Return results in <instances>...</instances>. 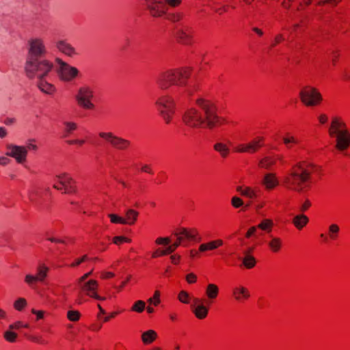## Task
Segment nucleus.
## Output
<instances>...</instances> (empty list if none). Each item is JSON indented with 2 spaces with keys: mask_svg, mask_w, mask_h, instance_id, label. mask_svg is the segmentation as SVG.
<instances>
[{
  "mask_svg": "<svg viewBox=\"0 0 350 350\" xmlns=\"http://www.w3.org/2000/svg\"><path fill=\"white\" fill-rule=\"evenodd\" d=\"M180 256H177V255H172L171 256V260H172V262L174 264H176L178 263V260L180 259Z\"/></svg>",
  "mask_w": 350,
  "mask_h": 350,
  "instance_id": "338daca9",
  "label": "nucleus"
},
{
  "mask_svg": "<svg viewBox=\"0 0 350 350\" xmlns=\"http://www.w3.org/2000/svg\"><path fill=\"white\" fill-rule=\"evenodd\" d=\"M23 325V323L21 322V321H17L13 324H11L10 326H9V328L10 329L12 330V329H19L20 327H21Z\"/></svg>",
  "mask_w": 350,
  "mask_h": 350,
  "instance_id": "603ef678",
  "label": "nucleus"
},
{
  "mask_svg": "<svg viewBox=\"0 0 350 350\" xmlns=\"http://www.w3.org/2000/svg\"><path fill=\"white\" fill-rule=\"evenodd\" d=\"M252 30L259 36H262L263 34L262 31L258 27H253Z\"/></svg>",
  "mask_w": 350,
  "mask_h": 350,
  "instance_id": "774afa93",
  "label": "nucleus"
},
{
  "mask_svg": "<svg viewBox=\"0 0 350 350\" xmlns=\"http://www.w3.org/2000/svg\"><path fill=\"white\" fill-rule=\"evenodd\" d=\"M233 295L237 301L248 299L250 296L248 290L243 286L236 287L233 289Z\"/></svg>",
  "mask_w": 350,
  "mask_h": 350,
  "instance_id": "393cba45",
  "label": "nucleus"
},
{
  "mask_svg": "<svg viewBox=\"0 0 350 350\" xmlns=\"http://www.w3.org/2000/svg\"><path fill=\"white\" fill-rule=\"evenodd\" d=\"M268 245L273 252H278L282 246V241L278 237H271V241L268 243Z\"/></svg>",
  "mask_w": 350,
  "mask_h": 350,
  "instance_id": "7c9ffc66",
  "label": "nucleus"
},
{
  "mask_svg": "<svg viewBox=\"0 0 350 350\" xmlns=\"http://www.w3.org/2000/svg\"><path fill=\"white\" fill-rule=\"evenodd\" d=\"M155 105L163 119L169 124L174 113V99L168 95L161 96L156 99Z\"/></svg>",
  "mask_w": 350,
  "mask_h": 350,
  "instance_id": "423d86ee",
  "label": "nucleus"
},
{
  "mask_svg": "<svg viewBox=\"0 0 350 350\" xmlns=\"http://www.w3.org/2000/svg\"><path fill=\"white\" fill-rule=\"evenodd\" d=\"M190 232V234L191 236H194V241H200V238H199L198 239H197V234H198V232H197V230H195V229H192V230H189Z\"/></svg>",
  "mask_w": 350,
  "mask_h": 350,
  "instance_id": "0e129e2a",
  "label": "nucleus"
},
{
  "mask_svg": "<svg viewBox=\"0 0 350 350\" xmlns=\"http://www.w3.org/2000/svg\"><path fill=\"white\" fill-rule=\"evenodd\" d=\"M160 293L158 291L154 292V297L149 298L148 302L149 304H153L154 306H158L160 303L159 299Z\"/></svg>",
  "mask_w": 350,
  "mask_h": 350,
  "instance_id": "37998d69",
  "label": "nucleus"
},
{
  "mask_svg": "<svg viewBox=\"0 0 350 350\" xmlns=\"http://www.w3.org/2000/svg\"><path fill=\"white\" fill-rule=\"evenodd\" d=\"M7 135L6 129L4 127H0V138H3Z\"/></svg>",
  "mask_w": 350,
  "mask_h": 350,
  "instance_id": "69168bd1",
  "label": "nucleus"
},
{
  "mask_svg": "<svg viewBox=\"0 0 350 350\" xmlns=\"http://www.w3.org/2000/svg\"><path fill=\"white\" fill-rule=\"evenodd\" d=\"M94 97V91L88 85L81 86L75 96L78 105L85 109H92L94 105L92 103Z\"/></svg>",
  "mask_w": 350,
  "mask_h": 350,
  "instance_id": "9d476101",
  "label": "nucleus"
},
{
  "mask_svg": "<svg viewBox=\"0 0 350 350\" xmlns=\"http://www.w3.org/2000/svg\"><path fill=\"white\" fill-rule=\"evenodd\" d=\"M178 299L183 304H189L190 296L187 292L181 291L178 294Z\"/></svg>",
  "mask_w": 350,
  "mask_h": 350,
  "instance_id": "ea45409f",
  "label": "nucleus"
},
{
  "mask_svg": "<svg viewBox=\"0 0 350 350\" xmlns=\"http://www.w3.org/2000/svg\"><path fill=\"white\" fill-rule=\"evenodd\" d=\"M36 142V139H29L27 141V146H25V148H27V150L28 151V150H37L38 149V146L34 144Z\"/></svg>",
  "mask_w": 350,
  "mask_h": 350,
  "instance_id": "c03bdc74",
  "label": "nucleus"
},
{
  "mask_svg": "<svg viewBox=\"0 0 350 350\" xmlns=\"http://www.w3.org/2000/svg\"><path fill=\"white\" fill-rule=\"evenodd\" d=\"M157 337V334L152 329L144 332L142 335V340L144 344L152 343Z\"/></svg>",
  "mask_w": 350,
  "mask_h": 350,
  "instance_id": "bb28decb",
  "label": "nucleus"
},
{
  "mask_svg": "<svg viewBox=\"0 0 350 350\" xmlns=\"http://www.w3.org/2000/svg\"><path fill=\"white\" fill-rule=\"evenodd\" d=\"M55 46L61 53L68 57H73L77 53L75 49L65 40H58L55 43Z\"/></svg>",
  "mask_w": 350,
  "mask_h": 350,
  "instance_id": "6ab92c4d",
  "label": "nucleus"
},
{
  "mask_svg": "<svg viewBox=\"0 0 350 350\" xmlns=\"http://www.w3.org/2000/svg\"><path fill=\"white\" fill-rule=\"evenodd\" d=\"M177 241L172 245L168 246L165 250H161V256L167 255L172 253L183 242V237L181 236H176Z\"/></svg>",
  "mask_w": 350,
  "mask_h": 350,
  "instance_id": "c85d7f7f",
  "label": "nucleus"
},
{
  "mask_svg": "<svg viewBox=\"0 0 350 350\" xmlns=\"http://www.w3.org/2000/svg\"><path fill=\"white\" fill-rule=\"evenodd\" d=\"M113 242L116 244V245H118L122 242H126V243H130L131 242V239H129V238H126L125 237H122V236H120V237H115L113 239Z\"/></svg>",
  "mask_w": 350,
  "mask_h": 350,
  "instance_id": "de8ad7c7",
  "label": "nucleus"
},
{
  "mask_svg": "<svg viewBox=\"0 0 350 350\" xmlns=\"http://www.w3.org/2000/svg\"><path fill=\"white\" fill-rule=\"evenodd\" d=\"M205 293L210 302L217 297L219 287L215 284L210 283L206 287Z\"/></svg>",
  "mask_w": 350,
  "mask_h": 350,
  "instance_id": "b1692460",
  "label": "nucleus"
},
{
  "mask_svg": "<svg viewBox=\"0 0 350 350\" xmlns=\"http://www.w3.org/2000/svg\"><path fill=\"white\" fill-rule=\"evenodd\" d=\"M170 241H171V240L168 237H165V238L160 237L156 240V243L168 245L170 243Z\"/></svg>",
  "mask_w": 350,
  "mask_h": 350,
  "instance_id": "3c124183",
  "label": "nucleus"
},
{
  "mask_svg": "<svg viewBox=\"0 0 350 350\" xmlns=\"http://www.w3.org/2000/svg\"><path fill=\"white\" fill-rule=\"evenodd\" d=\"M7 149L9 151L6 152V155L14 158L18 163H23L26 161L28 152L25 146L8 144Z\"/></svg>",
  "mask_w": 350,
  "mask_h": 350,
  "instance_id": "4468645a",
  "label": "nucleus"
},
{
  "mask_svg": "<svg viewBox=\"0 0 350 350\" xmlns=\"http://www.w3.org/2000/svg\"><path fill=\"white\" fill-rule=\"evenodd\" d=\"M280 157L265 156L259 160L258 166L265 170H270L275 165L277 159H280Z\"/></svg>",
  "mask_w": 350,
  "mask_h": 350,
  "instance_id": "412c9836",
  "label": "nucleus"
},
{
  "mask_svg": "<svg viewBox=\"0 0 350 350\" xmlns=\"http://www.w3.org/2000/svg\"><path fill=\"white\" fill-rule=\"evenodd\" d=\"M310 175L311 172L301 163H298L284 178V183L288 189L301 193L308 187Z\"/></svg>",
  "mask_w": 350,
  "mask_h": 350,
  "instance_id": "7ed1b4c3",
  "label": "nucleus"
},
{
  "mask_svg": "<svg viewBox=\"0 0 350 350\" xmlns=\"http://www.w3.org/2000/svg\"><path fill=\"white\" fill-rule=\"evenodd\" d=\"M146 304L144 301H137L131 308L133 311L142 312L145 309Z\"/></svg>",
  "mask_w": 350,
  "mask_h": 350,
  "instance_id": "e433bc0d",
  "label": "nucleus"
},
{
  "mask_svg": "<svg viewBox=\"0 0 350 350\" xmlns=\"http://www.w3.org/2000/svg\"><path fill=\"white\" fill-rule=\"evenodd\" d=\"M273 224V221L271 219H264L256 227L257 228H258L264 231L269 232L271 231Z\"/></svg>",
  "mask_w": 350,
  "mask_h": 350,
  "instance_id": "2f4dec72",
  "label": "nucleus"
},
{
  "mask_svg": "<svg viewBox=\"0 0 350 350\" xmlns=\"http://www.w3.org/2000/svg\"><path fill=\"white\" fill-rule=\"evenodd\" d=\"M27 306V301L24 298H19L15 301L14 307L17 310H22Z\"/></svg>",
  "mask_w": 350,
  "mask_h": 350,
  "instance_id": "58836bf2",
  "label": "nucleus"
},
{
  "mask_svg": "<svg viewBox=\"0 0 350 350\" xmlns=\"http://www.w3.org/2000/svg\"><path fill=\"white\" fill-rule=\"evenodd\" d=\"M32 313H33L34 314H36L37 316L38 319H41L44 317V312L41 311V310L38 311V310L33 309Z\"/></svg>",
  "mask_w": 350,
  "mask_h": 350,
  "instance_id": "5fc2aeb1",
  "label": "nucleus"
},
{
  "mask_svg": "<svg viewBox=\"0 0 350 350\" xmlns=\"http://www.w3.org/2000/svg\"><path fill=\"white\" fill-rule=\"evenodd\" d=\"M114 276V274L112 272H105L102 273V278H109Z\"/></svg>",
  "mask_w": 350,
  "mask_h": 350,
  "instance_id": "e2e57ef3",
  "label": "nucleus"
},
{
  "mask_svg": "<svg viewBox=\"0 0 350 350\" xmlns=\"http://www.w3.org/2000/svg\"><path fill=\"white\" fill-rule=\"evenodd\" d=\"M263 140V137H256L248 144L239 145L236 147L235 151L238 152L254 153L256 152L259 148L262 147Z\"/></svg>",
  "mask_w": 350,
  "mask_h": 350,
  "instance_id": "dca6fc26",
  "label": "nucleus"
},
{
  "mask_svg": "<svg viewBox=\"0 0 350 350\" xmlns=\"http://www.w3.org/2000/svg\"><path fill=\"white\" fill-rule=\"evenodd\" d=\"M262 183L267 189H272L279 184L275 174L273 173L265 174L262 180Z\"/></svg>",
  "mask_w": 350,
  "mask_h": 350,
  "instance_id": "aec40b11",
  "label": "nucleus"
},
{
  "mask_svg": "<svg viewBox=\"0 0 350 350\" xmlns=\"http://www.w3.org/2000/svg\"><path fill=\"white\" fill-rule=\"evenodd\" d=\"M196 103L200 110L190 108L183 116L186 125L191 128L204 126L212 129L224 122V119L217 115V107L213 103L204 98H198Z\"/></svg>",
  "mask_w": 350,
  "mask_h": 350,
  "instance_id": "f03ea898",
  "label": "nucleus"
},
{
  "mask_svg": "<svg viewBox=\"0 0 350 350\" xmlns=\"http://www.w3.org/2000/svg\"><path fill=\"white\" fill-rule=\"evenodd\" d=\"M214 150L218 152L220 155L225 158L229 153V148L227 147L226 144L222 142H217L214 145Z\"/></svg>",
  "mask_w": 350,
  "mask_h": 350,
  "instance_id": "c756f323",
  "label": "nucleus"
},
{
  "mask_svg": "<svg viewBox=\"0 0 350 350\" xmlns=\"http://www.w3.org/2000/svg\"><path fill=\"white\" fill-rule=\"evenodd\" d=\"M142 170L144 172H147V173H149V174H152V172L150 167L149 165H144L142 167Z\"/></svg>",
  "mask_w": 350,
  "mask_h": 350,
  "instance_id": "680f3d73",
  "label": "nucleus"
},
{
  "mask_svg": "<svg viewBox=\"0 0 350 350\" xmlns=\"http://www.w3.org/2000/svg\"><path fill=\"white\" fill-rule=\"evenodd\" d=\"M189 74L185 69L169 70L161 72L157 79V83L161 90H167L171 85L184 86Z\"/></svg>",
  "mask_w": 350,
  "mask_h": 350,
  "instance_id": "39448f33",
  "label": "nucleus"
},
{
  "mask_svg": "<svg viewBox=\"0 0 350 350\" xmlns=\"http://www.w3.org/2000/svg\"><path fill=\"white\" fill-rule=\"evenodd\" d=\"M185 279L189 284H193L197 280V276L194 273H190L186 275Z\"/></svg>",
  "mask_w": 350,
  "mask_h": 350,
  "instance_id": "09e8293b",
  "label": "nucleus"
},
{
  "mask_svg": "<svg viewBox=\"0 0 350 350\" xmlns=\"http://www.w3.org/2000/svg\"><path fill=\"white\" fill-rule=\"evenodd\" d=\"M46 52L44 42L42 38L29 39L27 44L25 71L29 79H37L36 85L41 92L52 94L55 91V88L48 79L54 68V64L49 59H42Z\"/></svg>",
  "mask_w": 350,
  "mask_h": 350,
  "instance_id": "f257e3e1",
  "label": "nucleus"
},
{
  "mask_svg": "<svg viewBox=\"0 0 350 350\" xmlns=\"http://www.w3.org/2000/svg\"><path fill=\"white\" fill-rule=\"evenodd\" d=\"M327 120H328V118H327V115H325V114L323 113L319 116V120L321 124H325V122H327Z\"/></svg>",
  "mask_w": 350,
  "mask_h": 350,
  "instance_id": "4d7b16f0",
  "label": "nucleus"
},
{
  "mask_svg": "<svg viewBox=\"0 0 350 350\" xmlns=\"http://www.w3.org/2000/svg\"><path fill=\"white\" fill-rule=\"evenodd\" d=\"M284 36L282 34H278L275 38V44H273L271 46H274L276 44L280 42L282 40H284Z\"/></svg>",
  "mask_w": 350,
  "mask_h": 350,
  "instance_id": "13d9d810",
  "label": "nucleus"
},
{
  "mask_svg": "<svg viewBox=\"0 0 350 350\" xmlns=\"http://www.w3.org/2000/svg\"><path fill=\"white\" fill-rule=\"evenodd\" d=\"M301 102L308 107L317 105L322 100L321 93L314 88L305 86L299 92Z\"/></svg>",
  "mask_w": 350,
  "mask_h": 350,
  "instance_id": "9b49d317",
  "label": "nucleus"
},
{
  "mask_svg": "<svg viewBox=\"0 0 350 350\" xmlns=\"http://www.w3.org/2000/svg\"><path fill=\"white\" fill-rule=\"evenodd\" d=\"M231 203L234 208H239L243 204V200L237 196H234L232 198Z\"/></svg>",
  "mask_w": 350,
  "mask_h": 350,
  "instance_id": "49530a36",
  "label": "nucleus"
},
{
  "mask_svg": "<svg viewBox=\"0 0 350 350\" xmlns=\"http://www.w3.org/2000/svg\"><path fill=\"white\" fill-rule=\"evenodd\" d=\"M138 212L133 209H128L126 212V218H124V221H126L125 224L133 225L135 224L137 220L138 216Z\"/></svg>",
  "mask_w": 350,
  "mask_h": 350,
  "instance_id": "cd10ccee",
  "label": "nucleus"
},
{
  "mask_svg": "<svg viewBox=\"0 0 350 350\" xmlns=\"http://www.w3.org/2000/svg\"><path fill=\"white\" fill-rule=\"evenodd\" d=\"M109 217L110 218L111 222L113 224H125L126 221H124V218L121 217L115 214H109Z\"/></svg>",
  "mask_w": 350,
  "mask_h": 350,
  "instance_id": "a19ab883",
  "label": "nucleus"
},
{
  "mask_svg": "<svg viewBox=\"0 0 350 350\" xmlns=\"http://www.w3.org/2000/svg\"><path fill=\"white\" fill-rule=\"evenodd\" d=\"M310 206L309 200H306L301 206L300 209L301 211H306Z\"/></svg>",
  "mask_w": 350,
  "mask_h": 350,
  "instance_id": "bf43d9fd",
  "label": "nucleus"
},
{
  "mask_svg": "<svg viewBox=\"0 0 350 350\" xmlns=\"http://www.w3.org/2000/svg\"><path fill=\"white\" fill-rule=\"evenodd\" d=\"M64 125L65 126V128H64L65 135L64 136H67L68 135L70 134L72 131H75L77 128V124L73 122H64Z\"/></svg>",
  "mask_w": 350,
  "mask_h": 350,
  "instance_id": "72a5a7b5",
  "label": "nucleus"
},
{
  "mask_svg": "<svg viewBox=\"0 0 350 350\" xmlns=\"http://www.w3.org/2000/svg\"><path fill=\"white\" fill-rule=\"evenodd\" d=\"M256 229H257L256 226H253V227L250 228L246 234V237L249 238L252 235H253L256 232Z\"/></svg>",
  "mask_w": 350,
  "mask_h": 350,
  "instance_id": "6e6d98bb",
  "label": "nucleus"
},
{
  "mask_svg": "<svg viewBox=\"0 0 350 350\" xmlns=\"http://www.w3.org/2000/svg\"><path fill=\"white\" fill-rule=\"evenodd\" d=\"M68 318L72 321H76L79 319V312L75 310L68 312Z\"/></svg>",
  "mask_w": 350,
  "mask_h": 350,
  "instance_id": "a18cd8bd",
  "label": "nucleus"
},
{
  "mask_svg": "<svg viewBox=\"0 0 350 350\" xmlns=\"http://www.w3.org/2000/svg\"><path fill=\"white\" fill-rule=\"evenodd\" d=\"M174 36L179 42L184 44H189L191 42L192 29L189 27L177 28Z\"/></svg>",
  "mask_w": 350,
  "mask_h": 350,
  "instance_id": "a211bd4d",
  "label": "nucleus"
},
{
  "mask_svg": "<svg viewBox=\"0 0 350 350\" xmlns=\"http://www.w3.org/2000/svg\"><path fill=\"white\" fill-rule=\"evenodd\" d=\"M222 245L223 241L221 239L211 241L208 243L201 244L199 247V251L204 252L206 251L214 250Z\"/></svg>",
  "mask_w": 350,
  "mask_h": 350,
  "instance_id": "4be33fe9",
  "label": "nucleus"
},
{
  "mask_svg": "<svg viewBox=\"0 0 350 350\" xmlns=\"http://www.w3.org/2000/svg\"><path fill=\"white\" fill-rule=\"evenodd\" d=\"M92 273V271H90V272L84 274L83 276H81L78 280V283H81V282H85V280L89 278V276L91 275Z\"/></svg>",
  "mask_w": 350,
  "mask_h": 350,
  "instance_id": "864d4df0",
  "label": "nucleus"
},
{
  "mask_svg": "<svg viewBox=\"0 0 350 350\" xmlns=\"http://www.w3.org/2000/svg\"><path fill=\"white\" fill-rule=\"evenodd\" d=\"M328 132L330 137L336 139L335 148L338 150L343 152L350 146V133L338 118L332 119Z\"/></svg>",
  "mask_w": 350,
  "mask_h": 350,
  "instance_id": "20e7f679",
  "label": "nucleus"
},
{
  "mask_svg": "<svg viewBox=\"0 0 350 350\" xmlns=\"http://www.w3.org/2000/svg\"><path fill=\"white\" fill-rule=\"evenodd\" d=\"M174 236H181L183 237L188 240L194 241V236H191L190 234V232L186 228H181L179 231H176L174 232Z\"/></svg>",
  "mask_w": 350,
  "mask_h": 350,
  "instance_id": "f704fd0d",
  "label": "nucleus"
},
{
  "mask_svg": "<svg viewBox=\"0 0 350 350\" xmlns=\"http://www.w3.org/2000/svg\"><path fill=\"white\" fill-rule=\"evenodd\" d=\"M88 259V256L84 255L81 258L77 259L75 260V262H74L73 263H72L70 265V267H77V266L79 265L81 262H83V261H85Z\"/></svg>",
  "mask_w": 350,
  "mask_h": 350,
  "instance_id": "8fccbe9b",
  "label": "nucleus"
},
{
  "mask_svg": "<svg viewBox=\"0 0 350 350\" xmlns=\"http://www.w3.org/2000/svg\"><path fill=\"white\" fill-rule=\"evenodd\" d=\"M10 161V159L5 157H0V165H5L7 163H8Z\"/></svg>",
  "mask_w": 350,
  "mask_h": 350,
  "instance_id": "052dcab7",
  "label": "nucleus"
},
{
  "mask_svg": "<svg viewBox=\"0 0 350 350\" xmlns=\"http://www.w3.org/2000/svg\"><path fill=\"white\" fill-rule=\"evenodd\" d=\"M244 256L243 258L239 257V258L242 260L243 265L247 268V269H252L253 268L256 263V260L255 258L250 254L247 251L243 252Z\"/></svg>",
  "mask_w": 350,
  "mask_h": 350,
  "instance_id": "5701e85b",
  "label": "nucleus"
},
{
  "mask_svg": "<svg viewBox=\"0 0 350 350\" xmlns=\"http://www.w3.org/2000/svg\"><path fill=\"white\" fill-rule=\"evenodd\" d=\"M284 144L287 146L288 148H290L291 144H297L299 141L294 136L287 135L286 137L282 138Z\"/></svg>",
  "mask_w": 350,
  "mask_h": 350,
  "instance_id": "4c0bfd02",
  "label": "nucleus"
},
{
  "mask_svg": "<svg viewBox=\"0 0 350 350\" xmlns=\"http://www.w3.org/2000/svg\"><path fill=\"white\" fill-rule=\"evenodd\" d=\"M98 135L113 148L120 150H126L131 145L130 141L118 137L111 132H100Z\"/></svg>",
  "mask_w": 350,
  "mask_h": 350,
  "instance_id": "f8f14e48",
  "label": "nucleus"
},
{
  "mask_svg": "<svg viewBox=\"0 0 350 350\" xmlns=\"http://www.w3.org/2000/svg\"><path fill=\"white\" fill-rule=\"evenodd\" d=\"M17 334L11 331V329L6 331L4 333V338L10 342H14L16 341Z\"/></svg>",
  "mask_w": 350,
  "mask_h": 350,
  "instance_id": "79ce46f5",
  "label": "nucleus"
},
{
  "mask_svg": "<svg viewBox=\"0 0 350 350\" xmlns=\"http://www.w3.org/2000/svg\"><path fill=\"white\" fill-rule=\"evenodd\" d=\"M193 304H191V307L196 318L199 319H205L208 312V306H204L202 303V299L199 298H193Z\"/></svg>",
  "mask_w": 350,
  "mask_h": 350,
  "instance_id": "f3484780",
  "label": "nucleus"
},
{
  "mask_svg": "<svg viewBox=\"0 0 350 350\" xmlns=\"http://www.w3.org/2000/svg\"><path fill=\"white\" fill-rule=\"evenodd\" d=\"M49 268L45 265H42L39 266L37 269L38 273L36 275L31 274L26 275L25 278V282L31 288L34 287V284L36 282H43L45 278L47 276V272Z\"/></svg>",
  "mask_w": 350,
  "mask_h": 350,
  "instance_id": "2eb2a0df",
  "label": "nucleus"
},
{
  "mask_svg": "<svg viewBox=\"0 0 350 350\" xmlns=\"http://www.w3.org/2000/svg\"><path fill=\"white\" fill-rule=\"evenodd\" d=\"M55 62L59 65L57 73L62 81L68 83L79 76V70L76 67L70 66L60 58H56Z\"/></svg>",
  "mask_w": 350,
  "mask_h": 350,
  "instance_id": "1a4fd4ad",
  "label": "nucleus"
},
{
  "mask_svg": "<svg viewBox=\"0 0 350 350\" xmlns=\"http://www.w3.org/2000/svg\"><path fill=\"white\" fill-rule=\"evenodd\" d=\"M81 291L79 292V304H81L83 300L81 295V292H84L87 295L93 297L98 300H103L105 298L100 297L96 293V289L98 286L97 282L94 280H90L87 282L78 283Z\"/></svg>",
  "mask_w": 350,
  "mask_h": 350,
  "instance_id": "ddd939ff",
  "label": "nucleus"
},
{
  "mask_svg": "<svg viewBox=\"0 0 350 350\" xmlns=\"http://www.w3.org/2000/svg\"><path fill=\"white\" fill-rule=\"evenodd\" d=\"M53 188L63 191L64 193H75L77 187L75 180L67 173L57 174L55 177Z\"/></svg>",
  "mask_w": 350,
  "mask_h": 350,
  "instance_id": "6e6552de",
  "label": "nucleus"
},
{
  "mask_svg": "<svg viewBox=\"0 0 350 350\" xmlns=\"http://www.w3.org/2000/svg\"><path fill=\"white\" fill-rule=\"evenodd\" d=\"M237 189L243 196L247 197L251 199L256 197L255 191L250 187L243 189L241 187H238Z\"/></svg>",
  "mask_w": 350,
  "mask_h": 350,
  "instance_id": "473e14b6",
  "label": "nucleus"
},
{
  "mask_svg": "<svg viewBox=\"0 0 350 350\" xmlns=\"http://www.w3.org/2000/svg\"><path fill=\"white\" fill-rule=\"evenodd\" d=\"M340 228L337 224H332L329 226V237L332 239H336L338 237Z\"/></svg>",
  "mask_w": 350,
  "mask_h": 350,
  "instance_id": "c9c22d12",
  "label": "nucleus"
},
{
  "mask_svg": "<svg viewBox=\"0 0 350 350\" xmlns=\"http://www.w3.org/2000/svg\"><path fill=\"white\" fill-rule=\"evenodd\" d=\"M308 221L309 219L307 216L300 214L293 218V223L297 228L300 230L308 224Z\"/></svg>",
  "mask_w": 350,
  "mask_h": 350,
  "instance_id": "a878e982",
  "label": "nucleus"
},
{
  "mask_svg": "<svg viewBox=\"0 0 350 350\" xmlns=\"http://www.w3.org/2000/svg\"><path fill=\"white\" fill-rule=\"evenodd\" d=\"M146 6L152 16L159 17L166 12V5L176 7L182 0H145Z\"/></svg>",
  "mask_w": 350,
  "mask_h": 350,
  "instance_id": "0eeeda50",
  "label": "nucleus"
}]
</instances>
